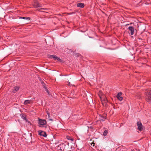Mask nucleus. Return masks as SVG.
<instances>
[{
    "mask_svg": "<svg viewBox=\"0 0 151 151\" xmlns=\"http://www.w3.org/2000/svg\"><path fill=\"white\" fill-rule=\"evenodd\" d=\"M92 148V149H93V150H94V149H93V148Z\"/></svg>",
    "mask_w": 151,
    "mask_h": 151,
    "instance_id": "obj_27",
    "label": "nucleus"
},
{
    "mask_svg": "<svg viewBox=\"0 0 151 151\" xmlns=\"http://www.w3.org/2000/svg\"><path fill=\"white\" fill-rule=\"evenodd\" d=\"M92 148V149H93V150H94V149H93V148Z\"/></svg>",
    "mask_w": 151,
    "mask_h": 151,
    "instance_id": "obj_28",
    "label": "nucleus"
},
{
    "mask_svg": "<svg viewBox=\"0 0 151 151\" xmlns=\"http://www.w3.org/2000/svg\"><path fill=\"white\" fill-rule=\"evenodd\" d=\"M39 134L41 136H42L44 137H46L47 136L46 133L44 131L40 130L38 131Z\"/></svg>",
    "mask_w": 151,
    "mask_h": 151,
    "instance_id": "obj_6",
    "label": "nucleus"
},
{
    "mask_svg": "<svg viewBox=\"0 0 151 151\" xmlns=\"http://www.w3.org/2000/svg\"><path fill=\"white\" fill-rule=\"evenodd\" d=\"M107 133H108L107 130H105L104 131V132H103V134L104 136H106L107 135Z\"/></svg>",
    "mask_w": 151,
    "mask_h": 151,
    "instance_id": "obj_15",
    "label": "nucleus"
},
{
    "mask_svg": "<svg viewBox=\"0 0 151 151\" xmlns=\"http://www.w3.org/2000/svg\"><path fill=\"white\" fill-rule=\"evenodd\" d=\"M27 122H28V123H30V122H29L28 121Z\"/></svg>",
    "mask_w": 151,
    "mask_h": 151,
    "instance_id": "obj_26",
    "label": "nucleus"
},
{
    "mask_svg": "<svg viewBox=\"0 0 151 151\" xmlns=\"http://www.w3.org/2000/svg\"><path fill=\"white\" fill-rule=\"evenodd\" d=\"M92 148V149H93V150H94V149H93V148Z\"/></svg>",
    "mask_w": 151,
    "mask_h": 151,
    "instance_id": "obj_29",
    "label": "nucleus"
},
{
    "mask_svg": "<svg viewBox=\"0 0 151 151\" xmlns=\"http://www.w3.org/2000/svg\"><path fill=\"white\" fill-rule=\"evenodd\" d=\"M57 56H56L54 57V59L55 60H56V58H57Z\"/></svg>",
    "mask_w": 151,
    "mask_h": 151,
    "instance_id": "obj_22",
    "label": "nucleus"
},
{
    "mask_svg": "<svg viewBox=\"0 0 151 151\" xmlns=\"http://www.w3.org/2000/svg\"><path fill=\"white\" fill-rule=\"evenodd\" d=\"M21 118L24 120H25L26 121V122L27 121V119H26L25 116L24 114H22Z\"/></svg>",
    "mask_w": 151,
    "mask_h": 151,
    "instance_id": "obj_13",
    "label": "nucleus"
},
{
    "mask_svg": "<svg viewBox=\"0 0 151 151\" xmlns=\"http://www.w3.org/2000/svg\"><path fill=\"white\" fill-rule=\"evenodd\" d=\"M31 101L30 100H27L25 101L24 102V104H30Z\"/></svg>",
    "mask_w": 151,
    "mask_h": 151,
    "instance_id": "obj_11",
    "label": "nucleus"
},
{
    "mask_svg": "<svg viewBox=\"0 0 151 151\" xmlns=\"http://www.w3.org/2000/svg\"><path fill=\"white\" fill-rule=\"evenodd\" d=\"M56 60H57L58 61H61V60L60 59V58L57 57V58H56Z\"/></svg>",
    "mask_w": 151,
    "mask_h": 151,
    "instance_id": "obj_19",
    "label": "nucleus"
},
{
    "mask_svg": "<svg viewBox=\"0 0 151 151\" xmlns=\"http://www.w3.org/2000/svg\"><path fill=\"white\" fill-rule=\"evenodd\" d=\"M49 120H52V119H49Z\"/></svg>",
    "mask_w": 151,
    "mask_h": 151,
    "instance_id": "obj_25",
    "label": "nucleus"
},
{
    "mask_svg": "<svg viewBox=\"0 0 151 151\" xmlns=\"http://www.w3.org/2000/svg\"><path fill=\"white\" fill-rule=\"evenodd\" d=\"M55 56V55H48V57L50 58H51V59H52V58H54V57Z\"/></svg>",
    "mask_w": 151,
    "mask_h": 151,
    "instance_id": "obj_14",
    "label": "nucleus"
},
{
    "mask_svg": "<svg viewBox=\"0 0 151 151\" xmlns=\"http://www.w3.org/2000/svg\"><path fill=\"white\" fill-rule=\"evenodd\" d=\"M29 19H30V18L29 17H26V18H25L27 20H29Z\"/></svg>",
    "mask_w": 151,
    "mask_h": 151,
    "instance_id": "obj_21",
    "label": "nucleus"
},
{
    "mask_svg": "<svg viewBox=\"0 0 151 151\" xmlns=\"http://www.w3.org/2000/svg\"><path fill=\"white\" fill-rule=\"evenodd\" d=\"M56 60H57L58 61H61V60L60 59V58L57 57V58H56Z\"/></svg>",
    "mask_w": 151,
    "mask_h": 151,
    "instance_id": "obj_20",
    "label": "nucleus"
},
{
    "mask_svg": "<svg viewBox=\"0 0 151 151\" xmlns=\"http://www.w3.org/2000/svg\"><path fill=\"white\" fill-rule=\"evenodd\" d=\"M56 60H57L58 61H61V60L60 59V58L57 57V58H56Z\"/></svg>",
    "mask_w": 151,
    "mask_h": 151,
    "instance_id": "obj_18",
    "label": "nucleus"
},
{
    "mask_svg": "<svg viewBox=\"0 0 151 151\" xmlns=\"http://www.w3.org/2000/svg\"><path fill=\"white\" fill-rule=\"evenodd\" d=\"M90 144L91 145L90 146L91 147V148H92V146L94 147V143L93 142L90 143Z\"/></svg>",
    "mask_w": 151,
    "mask_h": 151,
    "instance_id": "obj_16",
    "label": "nucleus"
},
{
    "mask_svg": "<svg viewBox=\"0 0 151 151\" xmlns=\"http://www.w3.org/2000/svg\"><path fill=\"white\" fill-rule=\"evenodd\" d=\"M128 29L130 32V34L131 35H133L134 34V28L130 26L129 27Z\"/></svg>",
    "mask_w": 151,
    "mask_h": 151,
    "instance_id": "obj_7",
    "label": "nucleus"
},
{
    "mask_svg": "<svg viewBox=\"0 0 151 151\" xmlns=\"http://www.w3.org/2000/svg\"><path fill=\"white\" fill-rule=\"evenodd\" d=\"M98 95L101 99L103 105L106 106V103L108 102V101L105 96L101 91H99Z\"/></svg>",
    "mask_w": 151,
    "mask_h": 151,
    "instance_id": "obj_1",
    "label": "nucleus"
},
{
    "mask_svg": "<svg viewBox=\"0 0 151 151\" xmlns=\"http://www.w3.org/2000/svg\"><path fill=\"white\" fill-rule=\"evenodd\" d=\"M146 98L147 101L150 104H151V91H148L145 93Z\"/></svg>",
    "mask_w": 151,
    "mask_h": 151,
    "instance_id": "obj_2",
    "label": "nucleus"
},
{
    "mask_svg": "<svg viewBox=\"0 0 151 151\" xmlns=\"http://www.w3.org/2000/svg\"><path fill=\"white\" fill-rule=\"evenodd\" d=\"M77 6L78 7L82 8L84 7V4L82 3H78L77 4Z\"/></svg>",
    "mask_w": 151,
    "mask_h": 151,
    "instance_id": "obj_8",
    "label": "nucleus"
},
{
    "mask_svg": "<svg viewBox=\"0 0 151 151\" xmlns=\"http://www.w3.org/2000/svg\"><path fill=\"white\" fill-rule=\"evenodd\" d=\"M122 94V92H119L116 95L117 98L120 101H122L123 100V97L121 96Z\"/></svg>",
    "mask_w": 151,
    "mask_h": 151,
    "instance_id": "obj_5",
    "label": "nucleus"
},
{
    "mask_svg": "<svg viewBox=\"0 0 151 151\" xmlns=\"http://www.w3.org/2000/svg\"><path fill=\"white\" fill-rule=\"evenodd\" d=\"M21 18H22L23 19H25L26 18V17H21Z\"/></svg>",
    "mask_w": 151,
    "mask_h": 151,
    "instance_id": "obj_23",
    "label": "nucleus"
},
{
    "mask_svg": "<svg viewBox=\"0 0 151 151\" xmlns=\"http://www.w3.org/2000/svg\"><path fill=\"white\" fill-rule=\"evenodd\" d=\"M34 6L35 7H36V8L38 7H40L41 6L40 4L38 3H35L34 4Z\"/></svg>",
    "mask_w": 151,
    "mask_h": 151,
    "instance_id": "obj_12",
    "label": "nucleus"
},
{
    "mask_svg": "<svg viewBox=\"0 0 151 151\" xmlns=\"http://www.w3.org/2000/svg\"><path fill=\"white\" fill-rule=\"evenodd\" d=\"M70 84V82H69L68 83V85H69Z\"/></svg>",
    "mask_w": 151,
    "mask_h": 151,
    "instance_id": "obj_24",
    "label": "nucleus"
},
{
    "mask_svg": "<svg viewBox=\"0 0 151 151\" xmlns=\"http://www.w3.org/2000/svg\"><path fill=\"white\" fill-rule=\"evenodd\" d=\"M38 123L40 125V127H42V126L46 124V122L45 120L40 119L38 120Z\"/></svg>",
    "mask_w": 151,
    "mask_h": 151,
    "instance_id": "obj_4",
    "label": "nucleus"
},
{
    "mask_svg": "<svg viewBox=\"0 0 151 151\" xmlns=\"http://www.w3.org/2000/svg\"><path fill=\"white\" fill-rule=\"evenodd\" d=\"M19 88L18 86H16L14 88V89L13 91V92L14 93H15L17 91L19 90Z\"/></svg>",
    "mask_w": 151,
    "mask_h": 151,
    "instance_id": "obj_9",
    "label": "nucleus"
},
{
    "mask_svg": "<svg viewBox=\"0 0 151 151\" xmlns=\"http://www.w3.org/2000/svg\"><path fill=\"white\" fill-rule=\"evenodd\" d=\"M42 85L43 86V87L45 89V90L48 93H49V92H48V90L47 89L46 87L45 86V84L43 82H42Z\"/></svg>",
    "mask_w": 151,
    "mask_h": 151,
    "instance_id": "obj_10",
    "label": "nucleus"
},
{
    "mask_svg": "<svg viewBox=\"0 0 151 151\" xmlns=\"http://www.w3.org/2000/svg\"><path fill=\"white\" fill-rule=\"evenodd\" d=\"M137 126H138V129L139 131H142L144 129V127L141 122H137Z\"/></svg>",
    "mask_w": 151,
    "mask_h": 151,
    "instance_id": "obj_3",
    "label": "nucleus"
},
{
    "mask_svg": "<svg viewBox=\"0 0 151 151\" xmlns=\"http://www.w3.org/2000/svg\"><path fill=\"white\" fill-rule=\"evenodd\" d=\"M47 114L48 115V118H49L50 117V114L48 112V111H47Z\"/></svg>",
    "mask_w": 151,
    "mask_h": 151,
    "instance_id": "obj_17",
    "label": "nucleus"
}]
</instances>
